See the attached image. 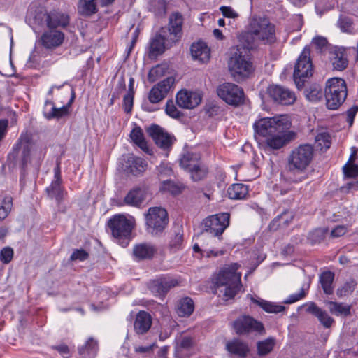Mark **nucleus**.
<instances>
[{"mask_svg":"<svg viewBox=\"0 0 358 358\" xmlns=\"http://www.w3.org/2000/svg\"><path fill=\"white\" fill-rule=\"evenodd\" d=\"M289 127L290 122L285 115L261 118L254 124L255 137L267 148L278 150L292 138L291 133L287 131Z\"/></svg>","mask_w":358,"mask_h":358,"instance_id":"obj_1","label":"nucleus"},{"mask_svg":"<svg viewBox=\"0 0 358 358\" xmlns=\"http://www.w3.org/2000/svg\"><path fill=\"white\" fill-rule=\"evenodd\" d=\"M239 265L232 264L222 269L215 279V283L220 292L223 293L225 300L235 296L241 287V274L237 272Z\"/></svg>","mask_w":358,"mask_h":358,"instance_id":"obj_2","label":"nucleus"},{"mask_svg":"<svg viewBox=\"0 0 358 358\" xmlns=\"http://www.w3.org/2000/svg\"><path fill=\"white\" fill-rule=\"evenodd\" d=\"M241 47L235 49L231 53L228 66L231 76L239 82L249 78L255 71L248 49Z\"/></svg>","mask_w":358,"mask_h":358,"instance_id":"obj_3","label":"nucleus"},{"mask_svg":"<svg viewBox=\"0 0 358 358\" xmlns=\"http://www.w3.org/2000/svg\"><path fill=\"white\" fill-rule=\"evenodd\" d=\"M245 37L247 41L251 38L264 44L272 43L275 40V26L267 18L254 17L250 22Z\"/></svg>","mask_w":358,"mask_h":358,"instance_id":"obj_4","label":"nucleus"},{"mask_svg":"<svg viewBox=\"0 0 358 358\" xmlns=\"http://www.w3.org/2000/svg\"><path fill=\"white\" fill-rule=\"evenodd\" d=\"M324 95L327 108L338 109L343 103L348 95L345 81L340 78L329 79L326 83Z\"/></svg>","mask_w":358,"mask_h":358,"instance_id":"obj_5","label":"nucleus"},{"mask_svg":"<svg viewBox=\"0 0 358 358\" xmlns=\"http://www.w3.org/2000/svg\"><path fill=\"white\" fill-rule=\"evenodd\" d=\"M314 148L303 144L293 149L288 157V169L293 173H302L310 164L314 157Z\"/></svg>","mask_w":358,"mask_h":358,"instance_id":"obj_6","label":"nucleus"},{"mask_svg":"<svg viewBox=\"0 0 358 358\" xmlns=\"http://www.w3.org/2000/svg\"><path fill=\"white\" fill-rule=\"evenodd\" d=\"M108 225L116 241L126 247L131 239V233L134 227V219H127L122 215H115L109 220Z\"/></svg>","mask_w":358,"mask_h":358,"instance_id":"obj_7","label":"nucleus"},{"mask_svg":"<svg viewBox=\"0 0 358 358\" xmlns=\"http://www.w3.org/2000/svg\"><path fill=\"white\" fill-rule=\"evenodd\" d=\"M40 150L38 155H41L42 150L33 141L31 134L27 131L21 134L17 143L13 147V154L18 155L21 151L20 161L22 169H24L28 163L31 162L33 156L38 155V150Z\"/></svg>","mask_w":358,"mask_h":358,"instance_id":"obj_8","label":"nucleus"},{"mask_svg":"<svg viewBox=\"0 0 358 358\" xmlns=\"http://www.w3.org/2000/svg\"><path fill=\"white\" fill-rule=\"evenodd\" d=\"M148 232L157 235L162 232L169 222L168 213L162 207H151L145 215Z\"/></svg>","mask_w":358,"mask_h":358,"instance_id":"obj_9","label":"nucleus"},{"mask_svg":"<svg viewBox=\"0 0 358 358\" xmlns=\"http://www.w3.org/2000/svg\"><path fill=\"white\" fill-rule=\"evenodd\" d=\"M313 69L310 59V50L306 46L299 57L294 66V80L298 88L303 85V79L313 75Z\"/></svg>","mask_w":358,"mask_h":358,"instance_id":"obj_10","label":"nucleus"},{"mask_svg":"<svg viewBox=\"0 0 358 358\" xmlns=\"http://www.w3.org/2000/svg\"><path fill=\"white\" fill-rule=\"evenodd\" d=\"M217 93L220 98L231 106H239L244 101L243 90L231 83H224L219 85Z\"/></svg>","mask_w":358,"mask_h":358,"instance_id":"obj_11","label":"nucleus"},{"mask_svg":"<svg viewBox=\"0 0 358 358\" xmlns=\"http://www.w3.org/2000/svg\"><path fill=\"white\" fill-rule=\"evenodd\" d=\"M230 215L222 213L208 216L203 221L204 230L220 237L229 225Z\"/></svg>","mask_w":358,"mask_h":358,"instance_id":"obj_12","label":"nucleus"},{"mask_svg":"<svg viewBox=\"0 0 358 358\" xmlns=\"http://www.w3.org/2000/svg\"><path fill=\"white\" fill-rule=\"evenodd\" d=\"M234 328L238 334H247L254 331L263 334L265 332L262 323L246 315L236 319L234 322Z\"/></svg>","mask_w":358,"mask_h":358,"instance_id":"obj_13","label":"nucleus"},{"mask_svg":"<svg viewBox=\"0 0 358 358\" xmlns=\"http://www.w3.org/2000/svg\"><path fill=\"white\" fill-rule=\"evenodd\" d=\"M147 132L152 137L155 144L163 150L169 149L175 141L173 136L159 125L153 124L150 126L148 128Z\"/></svg>","mask_w":358,"mask_h":358,"instance_id":"obj_14","label":"nucleus"},{"mask_svg":"<svg viewBox=\"0 0 358 358\" xmlns=\"http://www.w3.org/2000/svg\"><path fill=\"white\" fill-rule=\"evenodd\" d=\"M268 96L278 103L282 105H292L296 101L293 92L280 85H271L267 88Z\"/></svg>","mask_w":358,"mask_h":358,"instance_id":"obj_15","label":"nucleus"},{"mask_svg":"<svg viewBox=\"0 0 358 358\" xmlns=\"http://www.w3.org/2000/svg\"><path fill=\"white\" fill-rule=\"evenodd\" d=\"M174 82L173 77H169L154 85L148 94L149 101L152 103H159L166 97Z\"/></svg>","mask_w":358,"mask_h":358,"instance_id":"obj_16","label":"nucleus"},{"mask_svg":"<svg viewBox=\"0 0 358 358\" xmlns=\"http://www.w3.org/2000/svg\"><path fill=\"white\" fill-rule=\"evenodd\" d=\"M46 192L48 197L55 199L58 204L62 201L66 193L62 185L59 162L57 163L55 168V179L52 181L50 185L46 188Z\"/></svg>","mask_w":358,"mask_h":358,"instance_id":"obj_17","label":"nucleus"},{"mask_svg":"<svg viewBox=\"0 0 358 358\" xmlns=\"http://www.w3.org/2000/svg\"><path fill=\"white\" fill-rule=\"evenodd\" d=\"M177 105L185 109H192L199 106L201 101L199 93L187 90H181L176 96Z\"/></svg>","mask_w":358,"mask_h":358,"instance_id":"obj_18","label":"nucleus"},{"mask_svg":"<svg viewBox=\"0 0 358 358\" xmlns=\"http://www.w3.org/2000/svg\"><path fill=\"white\" fill-rule=\"evenodd\" d=\"M183 17L180 13H172L169 17L168 31L166 36L168 42L175 43L178 41L182 35Z\"/></svg>","mask_w":358,"mask_h":358,"instance_id":"obj_19","label":"nucleus"},{"mask_svg":"<svg viewBox=\"0 0 358 358\" xmlns=\"http://www.w3.org/2000/svg\"><path fill=\"white\" fill-rule=\"evenodd\" d=\"M178 285L174 279L160 278L152 280L149 284L150 290L155 295L164 296L171 288Z\"/></svg>","mask_w":358,"mask_h":358,"instance_id":"obj_20","label":"nucleus"},{"mask_svg":"<svg viewBox=\"0 0 358 358\" xmlns=\"http://www.w3.org/2000/svg\"><path fill=\"white\" fill-rule=\"evenodd\" d=\"M46 24L49 29H56L57 27L64 28L69 24V16L59 10H52L47 13Z\"/></svg>","mask_w":358,"mask_h":358,"instance_id":"obj_21","label":"nucleus"},{"mask_svg":"<svg viewBox=\"0 0 358 358\" xmlns=\"http://www.w3.org/2000/svg\"><path fill=\"white\" fill-rule=\"evenodd\" d=\"M64 34L57 30H50L44 32L41 38L42 45L48 49L55 48L62 44Z\"/></svg>","mask_w":358,"mask_h":358,"instance_id":"obj_22","label":"nucleus"},{"mask_svg":"<svg viewBox=\"0 0 358 358\" xmlns=\"http://www.w3.org/2000/svg\"><path fill=\"white\" fill-rule=\"evenodd\" d=\"M225 348L230 354L241 358L245 357L250 352L248 344L239 338L227 342Z\"/></svg>","mask_w":358,"mask_h":358,"instance_id":"obj_23","label":"nucleus"},{"mask_svg":"<svg viewBox=\"0 0 358 358\" xmlns=\"http://www.w3.org/2000/svg\"><path fill=\"white\" fill-rule=\"evenodd\" d=\"M329 54V59L334 69L343 71L347 67L348 62L343 49L333 47L330 49Z\"/></svg>","mask_w":358,"mask_h":358,"instance_id":"obj_24","label":"nucleus"},{"mask_svg":"<svg viewBox=\"0 0 358 358\" xmlns=\"http://www.w3.org/2000/svg\"><path fill=\"white\" fill-rule=\"evenodd\" d=\"M156 248L147 243L137 244L133 249V255L138 260L150 259L153 257L156 252Z\"/></svg>","mask_w":358,"mask_h":358,"instance_id":"obj_25","label":"nucleus"},{"mask_svg":"<svg viewBox=\"0 0 358 358\" xmlns=\"http://www.w3.org/2000/svg\"><path fill=\"white\" fill-rule=\"evenodd\" d=\"M190 51L193 59L201 63L207 62L210 59V49L203 42L193 43Z\"/></svg>","mask_w":358,"mask_h":358,"instance_id":"obj_26","label":"nucleus"},{"mask_svg":"<svg viewBox=\"0 0 358 358\" xmlns=\"http://www.w3.org/2000/svg\"><path fill=\"white\" fill-rule=\"evenodd\" d=\"M151 324V316L145 311H140L136 315L134 327L138 334H143L150 329Z\"/></svg>","mask_w":358,"mask_h":358,"instance_id":"obj_27","label":"nucleus"},{"mask_svg":"<svg viewBox=\"0 0 358 358\" xmlns=\"http://www.w3.org/2000/svg\"><path fill=\"white\" fill-rule=\"evenodd\" d=\"M307 311L317 317L320 323L326 328H329L334 322V319L326 311L322 310L314 303H311L308 306Z\"/></svg>","mask_w":358,"mask_h":358,"instance_id":"obj_28","label":"nucleus"},{"mask_svg":"<svg viewBox=\"0 0 358 358\" xmlns=\"http://www.w3.org/2000/svg\"><path fill=\"white\" fill-rule=\"evenodd\" d=\"M145 198V192L144 189L137 187L130 190L124 197L126 204L139 207Z\"/></svg>","mask_w":358,"mask_h":358,"instance_id":"obj_29","label":"nucleus"},{"mask_svg":"<svg viewBox=\"0 0 358 358\" xmlns=\"http://www.w3.org/2000/svg\"><path fill=\"white\" fill-rule=\"evenodd\" d=\"M165 37L161 34H156L150 41L149 55L150 57L162 54L165 50Z\"/></svg>","mask_w":358,"mask_h":358,"instance_id":"obj_30","label":"nucleus"},{"mask_svg":"<svg viewBox=\"0 0 358 358\" xmlns=\"http://www.w3.org/2000/svg\"><path fill=\"white\" fill-rule=\"evenodd\" d=\"M127 163L128 164L127 171L135 176L144 172L147 167L145 161L138 157H129Z\"/></svg>","mask_w":358,"mask_h":358,"instance_id":"obj_31","label":"nucleus"},{"mask_svg":"<svg viewBox=\"0 0 358 358\" xmlns=\"http://www.w3.org/2000/svg\"><path fill=\"white\" fill-rule=\"evenodd\" d=\"M130 138L144 152L150 154V149L144 138L143 130L140 127L136 126L130 133Z\"/></svg>","mask_w":358,"mask_h":358,"instance_id":"obj_32","label":"nucleus"},{"mask_svg":"<svg viewBox=\"0 0 358 358\" xmlns=\"http://www.w3.org/2000/svg\"><path fill=\"white\" fill-rule=\"evenodd\" d=\"M248 193V187L241 183L233 184L227 189L228 196L231 199H245Z\"/></svg>","mask_w":358,"mask_h":358,"instance_id":"obj_33","label":"nucleus"},{"mask_svg":"<svg viewBox=\"0 0 358 358\" xmlns=\"http://www.w3.org/2000/svg\"><path fill=\"white\" fill-rule=\"evenodd\" d=\"M199 155L195 153L187 152L180 159V166L187 172L192 169L199 162H200Z\"/></svg>","mask_w":358,"mask_h":358,"instance_id":"obj_34","label":"nucleus"},{"mask_svg":"<svg viewBox=\"0 0 358 358\" xmlns=\"http://www.w3.org/2000/svg\"><path fill=\"white\" fill-rule=\"evenodd\" d=\"M251 300L259 306H260L264 310L269 313H278L285 310V307L282 305H278L273 302L267 301L263 299H255L252 296H250Z\"/></svg>","mask_w":358,"mask_h":358,"instance_id":"obj_35","label":"nucleus"},{"mask_svg":"<svg viewBox=\"0 0 358 358\" xmlns=\"http://www.w3.org/2000/svg\"><path fill=\"white\" fill-rule=\"evenodd\" d=\"M194 305L192 299H182L178 303L177 313L180 317L189 316L194 311Z\"/></svg>","mask_w":358,"mask_h":358,"instance_id":"obj_36","label":"nucleus"},{"mask_svg":"<svg viewBox=\"0 0 358 358\" xmlns=\"http://www.w3.org/2000/svg\"><path fill=\"white\" fill-rule=\"evenodd\" d=\"M327 304L330 313L335 315L348 316L350 314L351 306L343 303L327 301Z\"/></svg>","mask_w":358,"mask_h":358,"instance_id":"obj_37","label":"nucleus"},{"mask_svg":"<svg viewBox=\"0 0 358 358\" xmlns=\"http://www.w3.org/2000/svg\"><path fill=\"white\" fill-rule=\"evenodd\" d=\"M275 345V338L270 337L257 343V354L259 356H265L269 354Z\"/></svg>","mask_w":358,"mask_h":358,"instance_id":"obj_38","label":"nucleus"},{"mask_svg":"<svg viewBox=\"0 0 358 358\" xmlns=\"http://www.w3.org/2000/svg\"><path fill=\"white\" fill-rule=\"evenodd\" d=\"M334 278V273L331 271H326L321 274L320 277V282L324 292L327 294L333 293L332 283Z\"/></svg>","mask_w":358,"mask_h":358,"instance_id":"obj_39","label":"nucleus"},{"mask_svg":"<svg viewBox=\"0 0 358 358\" xmlns=\"http://www.w3.org/2000/svg\"><path fill=\"white\" fill-rule=\"evenodd\" d=\"M48 105L51 106V110L50 112H44V115L45 117L48 119H52L55 117L59 118L67 115L68 113L69 108L67 106H64L61 108H57L54 106L52 102L47 101L45 102V106H47Z\"/></svg>","mask_w":358,"mask_h":358,"instance_id":"obj_40","label":"nucleus"},{"mask_svg":"<svg viewBox=\"0 0 358 358\" xmlns=\"http://www.w3.org/2000/svg\"><path fill=\"white\" fill-rule=\"evenodd\" d=\"M98 350V344L96 341L90 338L86 344L79 349V353L81 355L94 357Z\"/></svg>","mask_w":358,"mask_h":358,"instance_id":"obj_41","label":"nucleus"},{"mask_svg":"<svg viewBox=\"0 0 358 358\" xmlns=\"http://www.w3.org/2000/svg\"><path fill=\"white\" fill-rule=\"evenodd\" d=\"M188 172L190 173L191 178L194 181H199L206 176L208 170L207 167L200 162Z\"/></svg>","mask_w":358,"mask_h":358,"instance_id":"obj_42","label":"nucleus"},{"mask_svg":"<svg viewBox=\"0 0 358 358\" xmlns=\"http://www.w3.org/2000/svg\"><path fill=\"white\" fill-rule=\"evenodd\" d=\"M292 217V213L284 212L273 220L269 227L275 230L278 227L287 226L291 222Z\"/></svg>","mask_w":358,"mask_h":358,"instance_id":"obj_43","label":"nucleus"},{"mask_svg":"<svg viewBox=\"0 0 358 358\" xmlns=\"http://www.w3.org/2000/svg\"><path fill=\"white\" fill-rule=\"evenodd\" d=\"M322 91L320 86L312 85L304 91L306 99L313 102L319 101L322 96Z\"/></svg>","mask_w":358,"mask_h":358,"instance_id":"obj_44","label":"nucleus"},{"mask_svg":"<svg viewBox=\"0 0 358 358\" xmlns=\"http://www.w3.org/2000/svg\"><path fill=\"white\" fill-rule=\"evenodd\" d=\"M80 13L84 15H91L96 12L95 0H80Z\"/></svg>","mask_w":358,"mask_h":358,"instance_id":"obj_45","label":"nucleus"},{"mask_svg":"<svg viewBox=\"0 0 358 358\" xmlns=\"http://www.w3.org/2000/svg\"><path fill=\"white\" fill-rule=\"evenodd\" d=\"M182 186L176 184L170 180L162 182L160 190L162 192H169L172 194H178L182 192Z\"/></svg>","mask_w":358,"mask_h":358,"instance_id":"obj_46","label":"nucleus"},{"mask_svg":"<svg viewBox=\"0 0 358 358\" xmlns=\"http://www.w3.org/2000/svg\"><path fill=\"white\" fill-rule=\"evenodd\" d=\"M194 344L193 338L187 336H181L177 342L176 350L178 352L189 350Z\"/></svg>","mask_w":358,"mask_h":358,"instance_id":"obj_47","label":"nucleus"},{"mask_svg":"<svg viewBox=\"0 0 358 358\" xmlns=\"http://www.w3.org/2000/svg\"><path fill=\"white\" fill-rule=\"evenodd\" d=\"M183 241L182 229L180 227L178 226L174 229V236L171 238L170 241V246L176 250L178 249L182 245Z\"/></svg>","mask_w":358,"mask_h":358,"instance_id":"obj_48","label":"nucleus"},{"mask_svg":"<svg viewBox=\"0 0 358 358\" xmlns=\"http://www.w3.org/2000/svg\"><path fill=\"white\" fill-rule=\"evenodd\" d=\"M315 142L320 147L321 150H327L330 148L331 143V136L327 132L320 133L315 136Z\"/></svg>","mask_w":358,"mask_h":358,"instance_id":"obj_49","label":"nucleus"},{"mask_svg":"<svg viewBox=\"0 0 358 358\" xmlns=\"http://www.w3.org/2000/svg\"><path fill=\"white\" fill-rule=\"evenodd\" d=\"M312 45L320 52L327 50L329 46L327 38L323 36H316L313 38Z\"/></svg>","mask_w":358,"mask_h":358,"instance_id":"obj_50","label":"nucleus"},{"mask_svg":"<svg viewBox=\"0 0 358 358\" xmlns=\"http://www.w3.org/2000/svg\"><path fill=\"white\" fill-rule=\"evenodd\" d=\"M356 285L355 280L347 282L341 288L337 289L336 294L340 297L348 296L354 291Z\"/></svg>","mask_w":358,"mask_h":358,"instance_id":"obj_51","label":"nucleus"},{"mask_svg":"<svg viewBox=\"0 0 358 358\" xmlns=\"http://www.w3.org/2000/svg\"><path fill=\"white\" fill-rule=\"evenodd\" d=\"M12 207V198L5 197L0 204V220H3L7 217Z\"/></svg>","mask_w":358,"mask_h":358,"instance_id":"obj_52","label":"nucleus"},{"mask_svg":"<svg viewBox=\"0 0 358 358\" xmlns=\"http://www.w3.org/2000/svg\"><path fill=\"white\" fill-rule=\"evenodd\" d=\"M165 111L169 116L175 119H179L183 115V114L177 109L171 100L166 102Z\"/></svg>","mask_w":358,"mask_h":358,"instance_id":"obj_53","label":"nucleus"},{"mask_svg":"<svg viewBox=\"0 0 358 358\" xmlns=\"http://www.w3.org/2000/svg\"><path fill=\"white\" fill-rule=\"evenodd\" d=\"M327 232V228L316 229L310 234L309 239L313 243L320 242L324 238Z\"/></svg>","mask_w":358,"mask_h":358,"instance_id":"obj_54","label":"nucleus"},{"mask_svg":"<svg viewBox=\"0 0 358 358\" xmlns=\"http://www.w3.org/2000/svg\"><path fill=\"white\" fill-rule=\"evenodd\" d=\"M164 74V68L162 66L157 65L152 68L148 73V80L151 83L155 82Z\"/></svg>","mask_w":358,"mask_h":358,"instance_id":"obj_55","label":"nucleus"},{"mask_svg":"<svg viewBox=\"0 0 358 358\" xmlns=\"http://www.w3.org/2000/svg\"><path fill=\"white\" fill-rule=\"evenodd\" d=\"M343 173L348 178L358 176V165L355 163L347 162L343 167Z\"/></svg>","mask_w":358,"mask_h":358,"instance_id":"obj_56","label":"nucleus"},{"mask_svg":"<svg viewBox=\"0 0 358 358\" xmlns=\"http://www.w3.org/2000/svg\"><path fill=\"white\" fill-rule=\"evenodd\" d=\"M338 26L343 32L352 34L353 32L352 22L348 17H341L338 20Z\"/></svg>","mask_w":358,"mask_h":358,"instance_id":"obj_57","label":"nucleus"},{"mask_svg":"<svg viewBox=\"0 0 358 358\" xmlns=\"http://www.w3.org/2000/svg\"><path fill=\"white\" fill-rule=\"evenodd\" d=\"M13 257V250L11 248L6 247L1 250L0 252V259L5 263H9Z\"/></svg>","mask_w":358,"mask_h":358,"instance_id":"obj_58","label":"nucleus"},{"mask_svg":"<svg viewBox=\"0 0 358 358\" xmlns=\"http://www.w3.org/2000/svg\"><path fill=\"white\" fill-rule=\"evenodd\" d=\"M134 103V94L131 93H127L124 95L123 99V107L124 110L127 113L131 111Z\"/></svg>","mask_w":358,"mask_h":358,"instance_id":"obj_59","label":"nucleus"},{"mask_svg":"<svg viewBox=\"0 0 358 358\" xmlns=\"http://www.w3.org/2000/svg\"><path fill=\"white\" fill-rule=\"evenodd\" d=\"M88 253L83 250V249H77V250H75L71 257H70V259L72 261H74V260H80V261H83V260H85L88 258Z\"/></svg>","mask_w":358,"mask_h":358,"instance_id":"obj_60","label":"nucleus"},{"mask_svg":"<svg viewBox=\"0 0 358 358\" xmlns=\"http://www.w3.org/2000/svg\"><path fill=\"white\" fill-rule=\"evenodd\" d=\"M220 10L225 17L235 19L238 17V14L230 6H221Z\"/></svg>","mask_w":358,"mask_h":358,"instance_id":"obj_61","label":"nucleus"},{"mask_svg":"<svg viewBox=\"0 0 358 358\" xmlns=\"http://www.w3.org/2000/svg\"><path fill=\"white\" fill-rule=\"evenodd\" d=\"M348 231L347 227L344 225H338L331 231V238H338L345 235Z\"/></svg>","mask_w":358,"mask_h":358,"instance_id":"obj_62","label":"nucleus"},{"mask_svg":"<svg viewBox=\"0 0 358 358\" xmlns=\"http://www.w3.org/2000/svg\"><path fill=\"white\" fill-rule=\"evenodd\" d=\"M306 296V292L303 289H301L299 293L290 295L286 300L284 301L285 304H291L303 299Z\"/></svg>","mask_w":358,"mask_h":358,"instance_id":"obj_63","label":"nucleus"},{"mask_svg":"<svg viewBox=\"0 0 358 358\" xmlns=\"http://www.w3.org/2000/svg\"><path fill=\"white\" fill-rule=\"evenodd\" d=\"M358 112V106H353L346 112V121L348 122L349 126H352L353 124L354 118Z\"/></svg>","mask_w":358,"mask_h":358,"instance_id":"obj_64","label":"nucleus"}]
</instances>
